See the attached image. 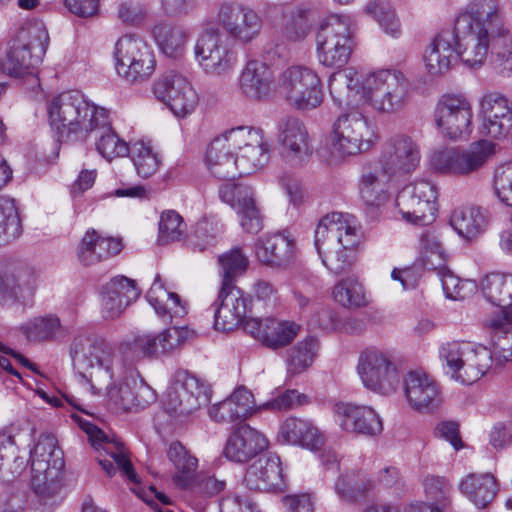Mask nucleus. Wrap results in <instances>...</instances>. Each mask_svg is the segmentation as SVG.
Masks as SVG:
<instances>
[{
    "label": "nucleus",
    "mask_w": 512,
    "mask_h": 512,
    "mask_svg": "<svg viewBox=\"0 0 512 512\" xmlns=\"http://www.w3.org/2000/svg\"><path fill=\"white\" fill-rule=\"evenodd\" d=\"M37 276L29 268H16L0 272V304L26 300L36 289Z\"/></svg>",
    "instance_id": "nucleus-40"
},
{
    "label": "nucleus",
    "mask_w": 512,
    "mask_h": 512,
    "mask_svg": "<svg viewBox=\"0 0 512 512\" xmlns=\"http://www.w3.org/2000/svg\"><path fill=\"white\" fill-rule=\"evenodd\" d=\"M113 56L117 75L128 84H142L155 72L152 47L141 37L126 34L115 43Z\"/></svg>",
    "instance_id": "nucleus-7"
},
{
    "label": "nucleus",
    "mask_w": 512,
    "mask_h": 512,
    "mask_svg": "<svg viewBox=\"0 0 512 512\" xmlns=\"http://www.w3.org/2000/svg\"><path fill=\"white\" fill-rule=\"evenodd\" d=\"M379 139L377 124L355 109L341 113L333 122L330 133L332 149L340 157L367 153Z\"/></svg>",
    "instance_id": "nucleus-5"
},
{
    "label": "nucleus",
    "mask_w": 512,
    "mask_h": 512,
    "mask_svg": "<svg viewBox=\"0 0 512 512\" xmlns=\"http://www.w3.org/2000/svg\"><path fill=\"white\" fill-rule=\"evenodd\" d=\"M364 12L377 20L384 32L392 37L401 33V24L395 11L389 6L377 1H370L364 7Z\"/></svg>",
    "instance_id": "nucleus-60"
},
{
    "label": "nucleus",
    "mask_w": 512,
    "mask_h": 512,
    "mask_svg": "<svg viewBox=\"0 0 512 512\" xmlns=\"http://www.w3.org/2000/svg\"><path fill=\"white\" fill-rule=\"evenodd\" d=\"M335 421L346 432L376 436L383 431L378 413L370 406L339 402L334 405Z\"/></svg>",
    "instance_id": "nucleus-27"
},
{
    "label": "nucleus",
    "mask_w": 512,
    "mask_h": 512,
    "mask_svg": "<svg viewBox=\"0 0 512 512\" xmlns=\"http://www.w3.org/2000/svg\"><path fill=\"white\" fill-rule=\"evenodd\" d=\"M277 140L280 145V157L290 168H301L313 153L309 131L302 120L286 117L278 123Z\"/></svg>",
    "instance_id": "nucleus-17"
},
{
    "label": "nucleus",
    "mask_w": 512,
    "mask_h": 512,
    "mask_svg": "<svg viewBox=\"0 0 512 512\" xmlns=\"http://www.w3.org/2000/svg\"><path fill=\"white\" fill-rule=\"evenodd\" d=\"M48 119L62 138L86 141L94 137L96 150L109 161L129 154L128 143L112 129L109 111L90 102L79 91L53 97L48 105Z\"/></svg>",
    "instance_id": "nucleus-1"
},
{
    "label": "nucleus",
    "mask_w": 512,
    "mask_h": 512,
    "mask_svg": "<svg viewBox=\"0 0 512 512\" xmlns=\"http://www.w3.org/2000/svg\"><path fill=\"white\" fill-rule=\"evenodd\" d=\"M214 312V328L217 331L228 332L234 330L245 319L250 299L237 286H221Z\"/></svg>",
    "instance_id": "nucleus-29"
},
{
    "label": "nucleus",
    "mask_w": 512,
    "mask_h": 512,
    "mask_svg": "<svg viewBox=\"0 0 512 512\" xmlns=\"http://www.w3.org/2000/svg\"><path fill=\"white\" fill-rule=\"evenodd\" d=\"M262 410L257 406L254 396L245 387L236 388L230 396L209 408V416L220 423H231L246 419L257 411Z\"/></svg>",
    "instance_id": "nucleus-35"
},
{
    "label": "nucleus",
    "mask_w": 512,
    "mask_h": 512,
    "mask_svg": "<svg viewBox=\"0 0 512 512\" xmlns=\"http://www.w3.org/2000/svg\"><path fill=\"white\" fill-rule=\"evenodd\" d=\"M268 444L261 432L244 424L229 435L223 453L231 461L244 463L265 450Z\"/></svg>",
    "instance_id": "nucleus-34"
},
{
    "label": "nucleus",
    "mask_w": 512,
    "mask_h": 512,
    "mask_svg": "<svg viewBox=\"0 0 512 512\" xmlns=\"http://www.w3.org/2000/svg\"><path fill=\"white\" fill-rule=\"evenodd\" d=\"M123 245L117 238L101 235L95 229H88L77 247L79 261L86 265H95L118 253Z\"/></svg>",
    "instance_id": "nucleus-38"
},
{
    "label": "nucleus",
    "mask_w": 512,
    "mask_h": 512,
    "mask_svg": "<svg viewBox=\"0 0 512 512\" xmlns=\"http://www.w3.org/2000/svg\"><path fill=\"white\" fill-rule=\"evenodd\" d=\"M85 431L92 446L98 450L103 451L106 455L113 459L114 463L119 469L122 470L124 475L134 483H138V477L133 470L132 464L127 457L124 445L117 439H110L98 427L88 424Z\"/></svg>",
    "instance_id": "nucleus-42"
},
{
    "label": "nucleus",
    "mask_w": 512,
    "mask_h": 512,
    "mask_svg": "<svg viewBox=\"0 0 512 512\" xmlns=\"http://www.w3.org/2000/svg\"><path fill=\"white\" fill-rule=\"evenodd\" d=\"M167 458L173 464L174 484L180 489H194L198 459L180 442H172L167 450Z\"/></svg>",
    "instance_id": "nucleus-47"
},
{
    "label": "nucleus",
    "mask_w": 512,
    "mask_h": 512,
    "mask_svg": "<svg viewBox=\"0 0 512 512\" xmlns=\"http://www.w3.org/2000/svg\"><path fill=\"white\" fill-rule=\"evenodd\" d=\"M146 297L159 316L165 317L169 315L172 318L183 316L186 313L185 307L181 305L178 295L168 292L163 287L159 275H156Z\"/></svg>",
    "instance_id": "nucleus-50"
},
{
    "label": "nucleus",
    "mask_w": 512,
    "mask_h": 512,
    "mask_svg": "<svg viewBox=\"0 0 512 512\" xmlns=\"http://www.w3.org/2000/svg\"><path fill=\"white\" fill-rule=\"evenodd\" d=\"M484 297L502 310L484 322V331L491 333L506 332L512 324V275L492 273L481 281Z\"/></svg>",
    "instance_id": "nucleus-19"
},
{
    "label": "nucleus",
    "mask_w": 512,
    "mask_h": 512,
    "mask_svg": "<svg viewBox=\"0 0 512 512\" xmlns=\"http://www.w3.org/2000/svg\"><path fill=\"white\" fill-rule=\"evenodd\" d=\"M432 270L437 272L442 283L444 294L449 299L464 300L476 289V283L474 281L460 279L446 267L445 264L432 263Z\"/></svg>",
    "instance_id": "nucleus-54"
},
{
    "label": "nucleus",
    "mask_w": 512,
    "mask_h": 512,
    "mask_svg": "<svg viewBox=\"0 0 512 512\" xmlns=\"http://www.w3.org/2000/svg\"><path fill=\"white\" fill-rule=\"evenodd\" d=\"M319 349V343L313 336H308L289 350L287 371L297 375L307 370L313 363Z\"/></svg>",
    "instance_id": "nucleus-53"
},
{
    "label": "nucleus",
    "mask_w": 512,
    "mask_h": 512,
    "mask_svg": "<svg viewBox=\"0 0 512 512\" xmlns=\"http://www.w3.org/2000/svg\"><path fill=\"white\" fill-rule=\"evenodd\" d=\"M49 36L41 23L19 28L10 41L2 67L10 75L20 76L39 65L46 53Z\"/></svg>",
    "instance_id": "nucleus-8"
},
{
    "label": "nucleus",
    "mask_w": 512,
    "mask_h": 512,
    "mask_svg": "<svg viewBox=\"0 0 512 512\" xmlns=\"http://www.w3.org/2000/svg\"><path fill=\"white\" fill-rule=\"evenodd\" d=\"M140 296L135 280L123 275L113 277L101 289V314L105 319H115Z\"/></svg>",
    "instance_id": "nucleus-31"
},
{
    "label": "nucleus",
    "mask_w": 512,
    "mask_h": 512,
    "mask_svg": "<svg viewBox=\"0 0 512 512\" xmlns=\"http://www.w3.org/2000/svg\"><path fill=\"white\" fill-rule=\"evenodd\" d=\"M218 264L221 286H236L235 281L246 272L249 259L240 247H233L218 256Z\"/></svg>",
    "instance_id": "nucleus-51"
},
{
    "label": "nucleus",
    "mask_w": 512,
    "mask_h": 512,
    "mask_svg": "<svg viewBox=\"0 0 512 512\" xmlns=\"http://www.w3.org/2000/svg\"><path fill=\"white\" fill-rule=\"evenodd\" d=\"M206 163L210 173L221 180H232L241 176L236 154L217 137L207 149Z\"/></svg>",
    "instance_id": "nucleus-46"
},
{
    "label": "nucleus",
    "mask_w": 512,
    "mask_h": 512,
    "mask_svg": "<svg viewBox=\"0 0 512 512\" xmlns=\"http://www.w3.org/2000/svg\"><path fill=\"white\" fill-rule=\"evenodd\" d=\"M436 199L435 185L418 180L402 188L396 197V206L406 222L426 225L435 218Z\"/></svg>",
    "instance_id": "nucleus-16"
},
{
    "label": "nucleus",
    "mask_w": 512,
    "mask_h": 512,
    "mask_svg": "<svg viewBox=\"0 0 512 512\" xmlns=\"http://www.w3.org/2000/svg\"><path fill=\"white\" fill-rule=\"evenodd\" d=\"M458 18H466L472 26L487 27L491 30L500 22L498 0H473L468 10Z\"/></svg>",
    "instance_id": "nucleus-52"
},
{
    "label": "nucleus",
    "mask_w": 512,
    "mask_h": 512,
    "mask_svg": "<svg viewBox=\"0 0 512 512\" xmlns=\"http://www.w3.org/2000/svg\"><path fill=\"white\" fill-rule=\"evenodd\" d=\"M310 32V25L306 11L296 9L292 11L282 30V36L287 42H301Z\"/></svg>",
    "instance_id": "nucleus-63"
},
{
    "label": "nucleus",
    "mask_w": 512,
    "mask_h": 512,
    "mask_svg": "<svg viewBox=\"0 0 512 512\" xmlns=\"http://www.w3.org/2000/svg\"><path fill=\"white\" fill-rule=\"evenodd\" d=\"M278 442L315 451L325 443L324 435L307 419L288 417L279 426Z\"/></svg>",
    "instance_id": "nucleus-36"
},
{
    "label": "nucleus",
    "mask_w": 512,
    "mask_h": 512,
    "mask_svg": "<svg viewBox=\"0 0 512 512\" xmlns=\"http://www.w3.org/2000/svg\"><path fill=\"white\" fill-rule=\"evenodd\" d=\"M207 387L195 375L178 370L172 376L163 395L162 405L167 413L188 416L209 402Z\"/></svg>",
    "instance_id": "nucleus-14"
},
{
    "label": "nucleus",
    "mask_w": 512,
    "mask_h": 512,
    "mask_svg": "<svg viewBox=\"0 0 512 512\" xmlns=\"http://www.w3.org/2000/svg\"><path fill=\"white\" fill-rule=\"evenodd\" d=\"M404 396L408 406L420 413L436 410L442 403L439 383L424 371H410L403 379Z\"/></svg>",
    "instance_id": "nucleus-25"
},
{
    "label": "nucleus",
    "mask_w": 512,
    "mask_h": 512,
    "mask_svg": "<svg viewBox=\"0 0 512 512\" xmlns=\"http://www.w3.org/2000/svg\"><path fill=\"white\" fill-rule=\"evenodd\" d=\"M420 255L423 265L432 270V263L444 264L446 255L438 236L433 231H425L420 236Z\"/></svg>",
    "instance_id": "nucleus-62"
},
{
    "label": "nucleus",
    "mask_w": 512,
    "mask_h": 512,
    "mask_svg": "<svg viewBox=\"0 0 512 512\" xmlns=\"http://www.w3.org/2000/svg\"><path fill=\"white\" fill-rule=\"evenodd\" d=\"M493 186L499 200L512 207V162L501 164L495 169Z\"/></svg>",
    "instance_id": "nucleus-64"
},
{
    "label": "nucleus",
    "mask_w": 512,
    "mask_h": 512,
    "mask_svg": "<svg viewBox=\"0 0 512 512\" xmlns=\"http://www.w3.org/2000/svg\"><path fill=\"white\" fill-rule=\"evenodd\" d=\"M394 177L388 175L382 167L364 171L359 179L358 192L361 201L367 206L378 208L390 198L391 181Z\"/></svg>",
    "instance_id": "nucleus-41"
},
{
    "label": "nucleus",
    "mask_w": 512,
    "mask_h": 512,
    "mask_svg": "<svg viewBox=\"0 0 512 512\" xmlns=\"http://www.w3.org/2000/svg\"><path fill=\"white\" fill-rule=\"evenodd\" d=\"M153 92L178 118L191 115L199 103V96L192 84L182 75L173 74L156 81Z\"/></svg>",
    "instance_id": "nucleus-22"
},
{
    "label": "nucleus",
    "mask_w": 512,
    "mask_h": 512,
    "mask_svg": "<svg viewBox=\"0 0 512 512\" xmlns=\"http://www.w3.org/2000/svg\"><path fill=\"white\" fill-rule=\"evenodd\" d=\"M420 161V145L406 134H396L387 139L379 156V165L394 178L413 173Z\"/></svg>",
    "instance_id": "nucleus-20"
},
{
    "label": "nucleus",
    "mask_w": 512,
    "mask_h": 512,
    "mask_svg": "<svg viewBox=\"0 0 512 512\" xmlns=\"http://www.w3.org/2000/svg\"><path fill=\"white\" fill-rule=\"evenodd\" d=\"M357 373L367 389L382 395L393 393L400 383L392 355L377 347H368L360 352Z\"/></svg>",
    "instance_id": "nucleus-13"
},
{
    "label": "nucleus",
    "mask_w": 512,
    "mask_h": 512,
    "mask_svg": "<svg viewBox=\"0 0 512 512\" xmlns=\"http://www.w3.org/2000/svg\"><path fill=\"white\" fill-rule=\"evenodd\" d=\"M244 482L252 490H283L286 479L280 458L277 455L258 458L247 468Z\"/></svg>",
    "instance_id": "nucleus-32"
},
{
    "label": "nucleus",
    "mask_w": 512,
    "mask_h": 512,
    "mask_svg": "<svg viewBox=\"0 0 512 512\" xmlns=\"http://www.w3.org/2000/svg\"><path fill=\"white\" fill-rule=\"evenodd\" d=\"M460 492L478 508H485L495 498L498 483L491 473H471L458 484Z\"/></svg>",
    "instance_id": "nucleus-43"
},
{
    "label": "nucleus",
    "mask_w": 512,
    "mask_h": 512,
    "mask_svg": "<svg viewBox=\"0 0 512 512\" xmlns=\"http://www.w3.org/2000/svg\"><path fill=\"white\" fill-rule=\"evenodd\" d=\"M21 233L22 226L15 201L0 197V245L16 240Z\"/></svg>",
    "instance_id": "nucleus-55"
},
{
    "label": "nucleus",
    "mask_w": 512,
    "mask_h": 512,
    "mask_svg": "<svg viewBox=\"0 0 512 512\" xmlns=\"http://www.w3.org/2000/svg\"><path fill=\"white\" fill-rule=\"evenodd\" d=\"M241 176L254 173L262 168L270 159V146L266 139L240 153H235Z\"/></svg>",
    "instance_id": "nucleus-59"
},
{
    "label": "nucleus",
    "mask_w": 512,
    "mask_h": 512,
    "mask_svg": "<svg viewBox=\"0 0 512 512\" xmlns=\"http://www.w3.org/2000/svg\"><path fill=\"white\" fill-rule=\"evenodd\" d=\"M446 375L464 385L480 379L491 367L492 351L469 342H447L439 350Z\"/></svg>",
    "instance_id": "nucleus-6"
},
{
    "label": "nucleus",
    "mask_w": 512,
    "mask_h": 512,
    "mask_svg": "<svg viewBox=\"0 0 512 512\" xmlns=\"http://www.w3.org/2000/svg\"><path fill=\"white\" fill-rule=\"evenodd\" d=\"M455 41L457 39L452 30H443L435 36L427 47L423 55V61L431 75H440L447 72L458 61Z\"/></svg>",
    "instance_id": "nucleus-37"
},
{
    "label": "nucleus",
    "mask_w": 512,
    "mask_h": 512,
    "mask_svg": "<svg viewBox=\"0 0 512 512\" xmlns=\"http://www.w3.org/2000/svg\"><path fill=\"white\" fill-rule=\"evenodd\" d=\"M449 223L460 237L474 240L487 229L489 217L481 207L464 206L453 210Z\"/></svg>",
    "instance_id": "nucleus-44"
},
{
    "label": "nucleus",
    "mask_w": 512,
    "mask_h": 512,
    "mask_svg": "<svg viewBox=\"0 0 512 512\" xmlns=\"http://www.w3.org/2000/svg\"><path fill=\"white\" fill-rule=\"evenodd\" d=\"M73 367L87 381L94 394H100L113 378L114 353L102 338L90 333L77 334L70 345Z\"/></svg>",
    "instance_id": "nucleus-4"
},
{
    "label": "nucleus",
    "mask_w": 512,
    "mask_h": 512,
    "mask_svg": "<svg viewBox=\"0 0 512 512\" xmlns=\"http://www.w3.org/2000/svg\"><path fill=\"white\" fill-rule=\"evenodd\" d=\"M278 84L289 106L297 111H312L324 101L321 78L312 68L290 66L281 73Z\"/></svg>",
    "instance_id": "nucleus-10"
},
{
    "label": "nucleus",
    "mask_w": 512,
    "mask_h": 512,
    "mask_svg": "<svg viewBox=\"0 0 512 512\" xmlns=\"http://www.w3.org/2000/svg\"><path fill=\"white\" fill-rule=\"evenodd\" d=\"M350 25V18L339 14L327 15L320 21L316 54L321 65L340 68L348 62L352 51Z\"/></svg>",
    "instance_id": "nucleus-9"
},
{
    "label": "nucleus",
    "mask_w": 512,
    "mask_h": 512,
    "mask_svg": "<svg viewBox=\"0 0 512 512\" xmlns=\"http://www.w3.org/2000/svg\"><path fill=\"white\" fill-rule=\"evenodd\" d=\"M116 407L123 410L145 408L156 400L155 391L141 378L131 375L116 383L114 377L102 392Z\"/></svg>",
    "instance_id": "nucleus-28"
},
{
    "label": "nucleus",
    "mask_w": 512,
    "mask_h": 512,
    "mask_svg": "<svg viewBox=\"0 0 512 512\" xmlns=\"http://www.w3.org/2000/svg\"><path fill=\"white\" fill-rule=\"evenodd\" d=\"M30 341L42 342L56 339L62 331L60 319L53 315L33 318L21 326Z\"/></svg>",
    "instance_id": "nucleus-56"
},
{
    "label": "nucleus",
    "mask_w": 512,
    "mask_h": 512,
    "mask_svg": "<svg viewBox=\"0 0 512 512\" xmlns=\"http://www.w3.org/2000/svg\"><path fill=\"white\" fill-rule=\"evenodd\" d=\"M129 153L137 171L143 178L153 176L160 168L162 160L152 146L144 142H136L130 148Z\"/></svg>",
    "instance_id": "nucleus-58"
},
{
    "label": "nucleus",
    "mask_w": 512,
    "mask_h": 512,
    "mask_svg": "<svg viewBox=\"0 0 512 512\" xmlns=\"http://www.w3.org/2000/svg\"><path fill=\"white\" fill-rule=\"evenodd\" d=\"M473 108L463 94H445L435 105L433 120L439 133L452 141L466 139L472 131Z\"/></svg>",
    "instance_id": "nucleus-15"
},
{
    "label": "nucleus",
    "mask_w": 512,
    "mask_h": 512,
    "mask_svg": "<svg viewBox=\"0 0 512 512\" xmlns=\"http://www.w3.org/2000/svg\"><path fill=\"white\" fill-rule=\"evenodd\" d=\"M194 55L202 69L211 75H225L236 65L234 52L216 33H203L194 45Z\"/></svg>",
    "instance_id": "nucleus-23"
},
{
    "label": "nucleus",
    "mask_w": 512,
    "mask_h": 512,
    "mask_svg": "<svg viewBox=\"0 0 512 512\" xmlns=\"http://www.w3.org/2000/svg\"><path fill=\"white\" fill-rule=\"evenodd\" d=\"M482 131L500 138L512 128V104L498 93L486 94L481 101Z\"/></svg>",
    "instance_id": "nucleus-33"
},
{
    "label": "nucleus",
    "mask_w": 512,
    "mask_h": 512,
    "mask_svg": "<svg viewBox=\"0 0 512 512\" xmlns=\"http://www.w3.org/2000/svg\"><path fill=\"white\" fill-rule=\"evenodd\" d=\"M331 295L336 303L347 309H358L369 304L365 287L355 276L338 281L333 286Z\"/></svg>",
    "instance_id": "nucleus-49"
},
{
    "label": "nucleus",
    "mask_w": 512,
    "mask_h": 512,
    "mask_svg": "<svg viewBox=\"0 0 512 512\" xmlns=\"http://www.w3.org/2000/svg\"><path fill=\"white\" fill-rule=\"evenodd\" d=\"M272 73L261 61H249L240 75V89L248 97L260 100L267 97L271 90Z\"/></svg>",
    "instance_id": "nucleus-45"
},
{
    "label": "nucleus",
    "mask_w": 512,
    "mask_h": 512,
    "mask_svg": "<svg viewBox=\"0 0 512 512\" xmlns=\"http://www.w3.org/2000/svg\"><path fill=\"white\" fill-rule=\"evenodd\" d=\"M257 259L268 266H285L295 257L296 245L293 238L276 233L259 238L255 243Z\"/></svg>",
    "instance_id": "nucleus-39"
},
{
    "label": "nucleus",
    "mask_w": 512,
    "mask_h": 512,
    "mask_svg": "<svg viewBox=\"0 0 512 512\" xmlns=\"http://www.w3.org/2000/svg\"><path fill=\"white\" fill-rule=\"evenodd\" d=\"M219 196L236 211L240 225L246 232L257 234L262 230V216L255 203L252 188L242 184L227 183L220 187Z\"/></svg>",
    "instance_id": "nucleus-26"
},
{
    "label": "nucleus",
    "mask_w": 512,
    "mask_h": 512,
    "mask_svg": "<svg viewBox=\"0 0 512 512\" xmlns=\"http://www.w3.org/2000/svg\"><path fill=\"white\" fill-rule=\"evenodd\" d=\"M218 21L231 38L244 44L257 38L262 29V19L258 13L241 4L222 5Z\"/></svg>",
    "instance_id": "nucleus-24"
},
{
    "label": "nucleus",
    "mask_w": 512,
    "mask_h": 512,
    "mask_svg": "<svg viewBox=\"0 0 512 512\" xmlns=\"http://www.w3.org/2000/svg\"><path fill=\"white\" fill-rule=\"evenodd\" d=\"M190 336V330L185 327H171L155 335H139L131 341L123 342L121 352L131 361L144 357H158L173 352Z\"/></svg>",
    "instance_id": "nucleus-18"
},
{
    "label": "nucleus",
    "mask_w": 512,
    "mask_h": 512,
    "mask_svg": "<svg viewBox=\"0 0 512 512\" xmlns=\"http://www.w3.org/2000/svg\"><path fill=\"white\" fill-rule=\"evenodd\" d=\"M31 486L39 495L51 496L59 488L63 453L56 439L50 435H41L30 452Z\"/></svg>",
    "instance_id": "nucleus-12"
},
{
    "label": "nucleus",
    "mask_w": 512,
    "mask_h": 512,
    "mask_svg": "<svg viewBox=\"0 0 512 512\" xmlns=\"http://www.w3.org/2000/svg\"><path fill=\"white\" fill-rule=\"evenodd\" d=\"M328 88L338 105L349 103L351 97L360 95L374 111L383 114L400 111L409 93L405 76L390 69L362 73L349 67L332 73Z\"/></svg>",
    "instance_id": "nucleus-2"
},
{
    "label": "nucleus",
    "mask_w": 512,
    "mask_h": 512,
    "mask_svg": "<svg viewBox=\"0 0 512 512\" xmlns=\"http://www.w3.org/2000/svg\"><path fill=\"white\" fill-rule=\"evenodd\" d=\"M458 59L470 68L481 67L490 52L491 38L487 27L472 26L466 18H457L454 26Z\"/></svg>",
    "instance_id": "nucleus-21"
},
{
    "label": "nucleus",
    "mask_w": 512,
    "mask_h": 512,
    "mask_svg": "<svg viewBox=\"0 0 512 512\" xmlns=\"http://www.w3.org/2000/svg\"><path fill=\"white\" fill-rule=\"evenodd\" d=\"M244 330L263 345L278 349L290 344L300 330V326L288 320L276 318H248Z\"/></svg>",
    "instance_id": "nucleus-30"
},
{
    "label": "nucleus",
    "mask_w": 512,
    "mask_h": 512,
    "mask_svg": "<svg viewBox=\"0 0 512 512\" xmlns=\"http://www.w3.org/2000/svg\"><path fill=\"white\" fill-rule=\"evenodd\" d=\"M362 234L354 216L332 212L324 215L315 230V247L322 263L334 274H341L354 262L353 250Z\"/></svg>",
    "instance_id": "nucleus-3"
},
{
    "label": "nucleus",
    "mask_w": 512,
    "mask_h": 512,
    "mask_svg": "<svg viewBox=\"0 0 512 512\" xmlns=\"http://www.w3.org/2000/svg\"><path fill=\"white\" fill-rule=\"evenodd\" d=\"M217 138L224 143L233 153H240L255 144L262 143L264 136L260 130L249 126H238L226 130Z\"/></svg>",
    "instance_id": "nucleus-57"
},
{
    "label": "nucleus",
    "mask_w": 512,
    "mask_h": 512,
    "mask_svg": "<svg viewBox=\"0 0 512 512\" xmlns=\"http://www.w3.org/2000/svg\"><path fill=\"white\" fill-rule=\"evenodd\" d=\"M152 32L160 50L173 58L183 54L190 38L186 28L169 23L157 24Z\"/></svg>",
    "instance_id": "nucleus-48"
},
{
    "label": "nucleus",
    "mask_w": 512,
    "mask_h": 512,
    "mask_svg": "<svg viewBox=\"0 0 512 512\" xmlns=\"http://www.w3.org/2000/svg\"><path fill=\"white\" fill-rule=\"evenodd\" d=\"M186 231V224L179 213L174 210L162 212L159 221L158 241L168 244L180 240Z\"/></svg>",
    "instance_id": "nucleus-61"
},
{
    "label": "nucleus",
    "mask_w": 512,
    "mask_h": 512,
    "mask_svg": "<svg viewBox=\"0 0 512 512\" xmlns=\"http://www.w3.org/2000/svg\"><path fill=\"white\" fill-rule=\"evenodd\" d=\"M495 153L496 145L492 141L479 140L466 148L436 151L431 156L430 164L439 173L467 177L482 169Z\"/></svg>",
    "instance_id": "nucleus-11"
}]
</instances>
